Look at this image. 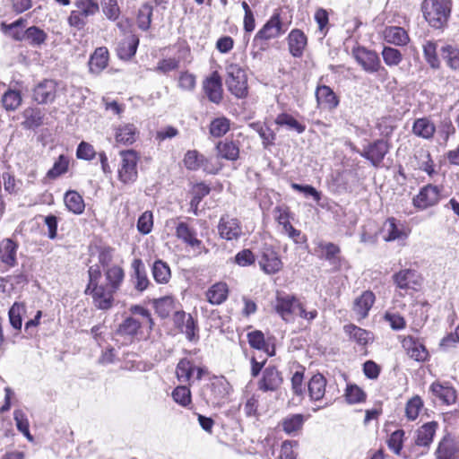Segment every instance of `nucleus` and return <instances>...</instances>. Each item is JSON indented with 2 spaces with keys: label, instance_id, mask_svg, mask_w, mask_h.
<instances>
[{
  "label": "nucleus",
  "instance_id": "1",
  "mask_svg": "<svg viewBox=\"0 0 459 459\" xmlns=\"http://www.w3.org/2000/svg\"><path fill=\"white\" fill-rule=\"evenodd\" d=\"M275 313L287 324L295 322L297 317L311 322L318 316L316 309L307 311L305 304L295 294L276 290L273 303Z\"/></svg>",
  "mask_w": 459,
  "mask_h": 459
},
{
  "label": "nucleus",
  "instance_id": "2",
  "mask_svg": "<svg viewBox=\"0 0 459 459\" xmlns=\"http://www.w3.org/2000/svg\"><path fill=\"white\" fill-rule=\"evenodd\" d=\"M101 270L100 265H92L88 269V283L84 290L85 295L91 298L96 309L108 311L115 305V290L100 284Z\"/></svg>",
  "mask_w": 459,
  "mask_h": 459
},
{
  "label": "nucleus",
  "instance_id": "3",
  "mask_svg": "<svg viewBox=\"0 0 459 459\" xmlns=\"http://www.w3.org/2000/svg\"><path fill=\"white\" fill-rule=\"evenodd\" d=\"M131 316H126L118 325L117 334L133 342L142 333V328L146 326L152 330L154 321L150 310L141 305H134L129 308Z\"/></svg>",
  "mask_w": 459,
  "mask_h": 459
},
{
  "label": "nucleus",
  "instance_id": "4",
  "mask_svg": "<svg viewBox=\"0 0 459 459\" xmlns=\"http://www.w3.org/2000/svg\"><path fill=\"white\" fill-rule=\"evenodd\" d=\"M439 424L431 420L419 426L413 432V443L404 450L405 459H418L427 454L436 437Z\"/></svg>",
  "mask_w": 459,
  "mask_h": 459
},
{
  "label": "nucleus",
  "instance_id": "5",
  "mask_svg": "<svg viewBox=\"0 0 459 459\" xmlns=\"http://www.w3.org/2000/svg\"><path fill=\"white\" fill-rule=\"evenodd\" d=\"M391 281L395 294L402 298L421 291L424 284L423 275L413 268H401L393 273Z\"/></svg>",
  "mask_w": 459,
  "mask_h": 459
},
{
  "label": "nucleus",
  "instance_id": "6",
  "mask_svg": "<svg viewBox=\"0 0 459 459\" xmlns=\"http://www.w3.org/2000/svg\"><path fill=\"white\" fill-rule=\"evenodd\" d=\"M232 385L225 377L214 376L205 385L203 394L208 404L212 407H222L230 402Z\"/></svg>",
  "mask_w": 459,
  "mask_h": 459
},
{
  "label": "nucleus",
  "instance_id": "7",
  "mask_svg": "<svg viewBox=\"0 0 459 459\" xmlns=\"http://www.w3.org/2000/svg\"><path fill=\"white\" fill-rule=\"evenodd\" d=\"M421 10L425 20L431 27L441 29L447 23L451 3L449 0H424Z\"/></svg>",
  "mask_w": 459,
  "mask_h": 459
},
{
  "label": "nucleus",
  "instance_id": "8",
  "mask_svg": "<svg viewBox=\"0 0 459 459\" xmlns=\"http://www.w3.org/2000/svg\"><path fill=\"white\" fill-rule=\"evenodd\" d=\"M226 84L229 91L237 98L247 96V78L245 70L237 64H229L226 66Z\"/></svg>",
  "mask_w": 459,
  "mask_h": 459
},
{
  "label": "nucleus",
  "instance_id": "9",
  "mask_svg": "<svg viewBox=\"0 0 459 459\" xmlns=\"http://www.w3.org/2000/svg\"><path fill=\"white\" fill-rule=\"evenodd\" d=\"M208 370L205 367L196 366L194 361L188 358H182L178 360L175 375L178 382L190 385L194 380H201Z\"/></svg>",
  "mask_w": 459,
  "mask_h": 459
},
{
  "label": "nucleus",
  "instance_id": "10",
  "mask_svg": "<svg viewBox=\"0 0 459 459\" xmlns=\"http://www.w3.org/2000/svg\"><path fill=\"white\" fill-rule=\"evenodd\" d=\"M429 391L440 405L451 406L457 402V390L449 381L435 380L430 384Z\"/></svg>",
  "mask_w": 459,
  "mask_h": 459
},
{
  "label": "nucleus",
  "instance_id": "11",
  "mask_svg": "<svg viewBox=\"0 0 459 459\" xmlns=\"http://www.w3.org/2000/svg\"><path fill=\"white\" fill-rule=\"evenodd\" d=\"M175 235L186 247H189L195 252V255L208 252L203 241L197 238L196 230L186 222L180 221L178 223L175 229Z\"/></svg>",
  "mask_w": 459,
  "mask_h": 459
},
{
  "label": "nucleus",
  "instance_id": "12",
  "mask_svg": "<svg viewBox=\"0 0 459 459\" xmlns=\"http://www.w3.org/2000/svg\"><path fill=\"white\" fill-rule=\"evenodd\" d=\"M174 326L186 335L189 342H195L199 339V327L197 320L191 314L184 310L175 311L172 316Z\"/></svg>",
  "mask_w": 459,
  "mask_h": 459
},
{
  "label": "nucleus",
  "instance_id": "13",
  "mask_svg": "<svg viewBox=\"0 0 459 459\" xmlns=\"http://www.w3.org/2000/svg\"><path fill=\"white\" fill-rule=\"evenodd\" d=\"M118 178L124 184H130L137 178V153L133 150L120 152Z\"/></svg>",
  "mask_w": 459,
  "mask_h": 459
},
{
  "label": "nucleus",
  "instance_id": "14",
  "mask_svg": "<svg viewBox=\"0 0 459 459\" xmlns=\"http://www.w3.org/2000/svg\"><path fill=\"white\" fill-rule=\"evenodd\" d=\"M129 281L134 290L143 293L152 285L148 277L145 265L141 258H134L130 264Z\"/></svg>",
  "mask_w": 459,
  "mask_h": 459
},
{
  "label": "nucleus",
  "instance_id": "15",
  "mask_svg": "<svg viewBox=\"0 0 459 459\" xmlns=\"http://www.w3.org/2000/svg\"><path fill=\"white\" fill-rule=\"evenodd\" d=\"M352 56L367 73L373 74L381 69L385 70L384 67L381 66L378 55L373 50H368L364 47H358L353 48Z\"/></svg>",
  "mask_w": 459,
  "mask_h": 459
},
{
  "label": "nucleus",
  "instance_id": "16",
  "mask_svg": "<svg viewBox=\"0 0 459 459\" xmlns=\"http://www.w3.org/2000/svg\"><path fill=\"white\" fill-rule=\"evenodd\" d=\"M283 383L282 373L274 365H269L262 371L257 387L262 392H275Z\"/></svg>",
  "mask_w": 459,
  "mask_h": 459
},
{
  "label": "nucleus",
  "instance_id": "17",
  "mask_svg": "<svg viewBox=\"0 0 459 459\" xmlns=\"http://www.w3.org/2000/svg\"><path fill=\"white\" fill-rule=\"evenodd\" d=\"M401 344L411 359L417 362L429 360V352L420 339L412 335H405L402 338Z\"/></svg>",
  "mask_w": 459,
  "mask_h": 459
},
{
  "label": "nucleus",
  "instance_id": "18",
  "mask_svg": "<svg viewBox=\"0 0 459 459\" xmlns=\"http://www.w3.org/2000/svg\"><path fill=\"white\" fill-rule=\"evenodd\" d=\"M383 239L386 242L404 240L411 233V230L394 217H389L382 227Z\"/></svg>",
  "mask_w": 459,
  "mask_h": 459
},
{
  "label": "nucleus",
  "instance_id": "19",
  "mask_svg": "<svg viewBox=\"0 0 459 459\" xmlns=\"http://www.w3.org/2000/svg\"><path fill=\"white\" fill-rule=\"evenodd\" d=\"M280 13H273L254 37V43L276 39L285 32Z\"/></svg>",
  "mask_w": 459,
  "mask_h": 459
},
{
  "label": "nucleus",
  "instance_id": "20",
  "mask_svg": "<svg viewBox=\"0 0 459 459\" xmlns=\"http://www.w3.org/2000/svg\"><path fill=\"white\" fill-rule=\"evenodd\" d=\"M259 265L266 274H275L282 269L283 263L272 246H264L261 251Z\"/></svg>",
  "mask_w": 459,
  "mask_h": 459
},
{
  "label": "nucleus",
  "instance_id": "21",
  "mask_svg": "<svg viewBox=\"0 0 459 459\" xmlns=\"http://www.w3.org/2000/svg\"><path fill=\"white\" fill-rule=\"evenodd\" d=\"M316 249L321 252L320 258L328 261L333 271H340L346 263L345 258L341 255V248L333 242H319Z\"/></svg>",
  "mask_w": 459,
  "mask_h": 459
},
{
  "label": "nucleus",
  "instance_id": "22",
  "mask_svg": "<svg viewBox=\"0 0 459 459\" xmlns=\"http://www.w3.org/2000/svg\"><path fill=\"white\" fill-rule=\"evenodd\" d=\"M435 459H459V444L450 434H445L434 452Z\"/></svg>",
  "mask_w": 459,
  "mask_h": 459
},
{
  "label": "nucleus",
  "instance_id": "23",
  "mask_svg": "<svg viewBox=\"0 0 459 459\" xmlns=\"http://www.w3.org/2000/svg\"><path fill=\"white\" fill-rule=\"evenodd\" d=\"M218 231L221 238L223 239L237 240L242 234V227L237 218L223 215L220 219Z\"/></svg>",
  "mask_w": 459,
  "mask_h": 459
},
{
  "label": "nucleus",
  "instance_id": "24",
  "mask_svg": "<svg viewBox=\"0 0 459 459\" xmlns=\"http://www.w3.org/2000/svg\"><path fill=\"white\" fill-rule=\"evenodd\" d=\"M388 151L387 143L384 140H377L364 147L359 154L368 160L374 167H379Z\"/></svg>",
  "mask_w": 459,
  "mask_h": 459
},
{
  "label": "nucleus",
  "instance_id": "25",
  "mask_svg": "<svg viewBox=\"0 0 459 459\" xmlns=\"http://www.w3.org/2000/svg\"><path fill=\"white\" fill-rule=\"evenodd\" d=\"M376 301V296L372 290H365L354 299L352 310L359 322L368 316V313Z\"/></svg>",
  "mask_w": 459,
  "mask_h": 459
},
{
  "label": "nucleus",
  "instance_id": "26",
  "mask_svg": "<svg viewBox=\"0 0 459 459\" xmlns=\"http://www.w3.org/2000/svg\"><path fill=\"white\" fill-rule=\"evenodd\" d=\"M205 299L212 306H220L227 301L230 296V287L226 281H216L204 293Z\"/></svg>",
  "mask_w": 459,
  "mask_h": 459
},
{
  "label": "nucleus",
  "instance_id": "27",
  "mask_svg": "<svg viewBox=\"0 0 459 459\" xmlns=\"http://www.w3.org/2000/svg\"><path fill=\"white\" fill-rule=\"evenodd\" d=\"M104 283L102 285L117 292L125 281V269L119 264H113L111 267L103 270Z\"/></svg>",
  "mask_w": 459,
  "mask_h": 459
},
{
  "label": "nucleus",
  "instance_id": "28",
  "mask_svg": "<svg viewBox=\"0 0 459 459\" xmlns=\"http://www.w3.org/2000/svg\"><path fill=\"white\" fill-rule=\"evenodd\" d=\"M19 245L12 238H4L0 242V261L8 268L17 264V250Z\"/></svg>",
  "mask_w": 459,
  "mask_h": 459
},
{
  "label": "nucleus",
  "instance_id": "29",
  "mask_svg": "<svg viewBox=\"0 0 459 459\" xmlns=\"http://www.w3.org/2000/svg\"><path fill=\"white\" fill-rule=\"evenodd\" d=\"M179 57H168L160 60L154 71L160 74H168L171 71H175L179 67L180 59L186 60L190 56V48L186 45H180L178 47Z\"/></svg>",
  "mask_w": 459,
  "mask_h": 459
},
{
  "label": "nucleus",
  "instance_id": "30",
  "mask_svg": "<svg viewBox=\"0 0 459 459\" xmlns=\"http://www.w3.org/2000/svg\"><path fill=\"white\" fill-rule=\"evenodd\" d=\"M327 380L324 375L317 373L313 375L307 382V394L312 402H321L326 391Z\"/></svg>",
  "mask_w": 459,
  "mask_h": 459
},
{
  "label": "nucleus",
  "instance_id": "31",
  "mask_svg": "<svg viewBox=\"0 0 459 459\" xmlns=\"http://www.w3.org/2000/svg\"><path fill=\"white\" fill-rule=\"evenodd\" d=\"M204 90L210 101L220 103L222 100V83L220 74L213 72L210 77L204 82Z\"/></svg>",
  "mask_w": 459,
  "mask_h": 459
},
{
  "label": "nucleus",
  "instance_id": "32",
  "mask_svg": "<svg viewBox=\"0 0 459 459\" xmlns=\"http://www.w3.org/2000/svg\"><path fill=\"white\" fill-rule=\"evenodd\" d=\"M184 164L189 170H197L203 168L206 173L215 174L218 169H209L208 160L195 150L187 151L184 156Z\"/></svg>",
  "mask_w": 459,
  "mask_h": 459
},
{
  "label": "nucleus",
  "instance_id": "33",
  "mask_svg": "<svg viewBox=\"0 0 459 459\" xmlns=\"http://www.w3.org/2000/svg\"><path fill=\"white\" fill-rule=\"evenodd\" d=\"M56 84L52 80H44L34 89L33 98L40 104L51 102L56 97Z\"/></svg>",
  "mask_w": 459,
  "mask_h": 459
},
{
  "label": "nucleus",
  "instance_id": "34",
  "mask_svg": "<svg viewBox=\"0 0 459 459\" xmlns=\"http://www.w3.org/2000/svg\"><path fill=\"white\" fill-rule=\"evenodd\" d=\"M307 417L301 413L290 414L281 420L280 426L287 435L297 436L303 429Z\"/></svg>",
  "mask_w": 459,
  "mask_h": 459
},
{
  "label": "nucleus",
  "instance_id": "35",
  "mask_svg": "<svg viewBox=\"0 0 459 459\" xmlns=\"http://www.w3.org/2000/svg\"><path fill=\"white\" fill-rule=\"evenodd\" d=\"M307 39L304 32L299 29L292 30L288 36L290 53L294 57H300L307 47Z\"/></svg>",
  "mask_w": 459,
  "mask_h": 459
},
{
  "label": "nucleus",
  "instance_id": "36",
  "mask_svg": "<svg viewBox=\"0 0 459 459\" xmlns=\"http://www.w3.org/2000/svg\"><path fill=\"white\" fill-rule=\"evenodd\" d=\"M247 338L248 344L252 349L262 351L270 357L274 355V345H270V343L265 340L264 334L262 331L254 330L249 332L247 334Z\"/></svg>",
  "mask_w": 459,
  "mask_h": 459
},
{
  "label": "nucleus",
  "instance_id": "37",
  "mask_svg": "<svg viewBox=\"0 0 459 459\" xmlns=\"http://www.w3.org/2000/svg\"><path fill=\"white\" fill-rule=\"evenodd\" d=\"M139 39L134 34H129L121 39L117 47V53L120 59L128 60L133 57L137 50Z\"/></svg>",
  "mask_w": 459,
  "mask_h": 459
},
{
  "label": "nucleus",
  "instance_id": "38",
  "mask_svg": "<svg viewBox=\"0 0 459 459\" xmlns=\"http://www.w3.org/2000/svg\"><path fill=\"white\" fill-rule=\"evenodd\" d=\"M384 39L395 46H406L410 41L407 31L398 26L386 27L383 31Z\"/></svg>",
  "mask_w": 459,
  "mask_h": 459
},
{
  "label": "nucleus",
  "instance_id": "39",
  "mask_svg": "<svg viewBox=\"0 0 459 459\" xmlns=\"http://www.w3.org/2000/svg\"><path fill=\"white\" fill-rule=\"evenodd\" d=\"M316 98L319 106L333 109L339 104V100L333 91L326 85H321L316 88Z\"/></svg>",
  "mask_w": 459,
  "mask_h": 459
},
{
  "label": "nucleus",
  "instance_id": "40",
  "mask_svg": "<svg viewBox=\"0 0 459 459\" xmlns=\"http://www.w3.org/2000/svg\"><path fill=\"white\" fill-rule=\"evenodd\" d=\"M343 331L350 341L356 342L359 346L366 347L369 342L370 332L354 324L345 325Z\"/></svg>",
  "mask_w": 459,
  "mask_h": 459
},
{
  "label": "nucleus",
  "instance_id": "41",
  "mask_svg": "<svg viewBox=\"0 0 459 459\" xmlns=\"http://www.w3.org/2000/svg\"><path fill=\"white\" fill-rule=\"evenodd\" d=\"M263 397L259 394H252L244 403V412L246 417L254 418L258 420L261 416V411H267V407L264 408L261 402Z\"/></svg>",
  "mask_w": 459,
  "mask_h": 459
},
{
  "label": "nucleus",
  "instance_id": "42",
  "mask_svg": "<svg viewBox=\"0 0 459 459\" xmlns=\"http://www.w3.org/2000/svg\"><path fill=\"white\" fill-rule=\"evenodd\" d=\"M436 132V126L427 117L417 118L412 125V133L423 139H431Z\"/></svg>",
  "mask_w": 459,
  "mask_h": 459
},
{
  "label": "nucleus",
  "instance_id": "43",
  "mask_svg": "<svg viewBox=\"0 0 459 459\" xmlns=\"http://www.w3.org/2000/svg\"><path fill=\"white\" fill-rule=\"evenodd\" d=\"M423 408V399L419 394H415L405 403L404 417L408 421H415L419 418Z\"/></svg>",
  "mask_w": 459,
  "mask_h": 459
},
{
  "label": "nucleus",
  "instance_id": "44",
  "mask_svg": "<svg viewBox=\"0 0 459 459\" xmlns=\"http://www.w3.org/2000/svg\"><path fill=\"white\" fill-rule=\"evenodd\" d=\"M217 155L219 158L227 160H237L239 156V147L232 141H221L216 145Z\"/></svg>",
  "mask_w": 459,
  "mask_h": 459
},
{
  "label": "nucleus",
  "instance_id": "45",
  "mask_svg": "<svg viewBox=\"0 0 459 459\" xmlns=\"http://www.w3.org/2000/svg\"><path fill=\"white\" fill-rule=\"evenodd\" d=\"M152 273L158 284H167L171 278V270L168 263L161 259L154 261L152 267Z\"/></svg>",
  "mask_w": 459,
  "mask_h": 459
},
{
  "label": "nucleus",
  "instance_id": "46",
  "mask_svg": "<svg viewBox=\"0 0 459 459\" xmlns=\"http://www.w3.org/2000/svg\"><path fill=\"white\" fill-rule=\"evenodd\" d=\"M108 51L106 48H98L90 58V70L92 73H100L108 65Z\"/></svg>",
  "mask_w": 459,
  "mask_h": 459
},
{
  "label": "nucleus",
  "instance_id": "47",
  "mask_svg": "<svg viewBox=\"0 0 459 459\" xmlns=\"http://www.w3.org/2000/svg\"><path fill=\"white\" fill-rule=\"evenodd\" d=\"M115 138L117 143L131 144L136 139V128L133 124H125L116 128Z\"/></svg>",
  "mask_w": 459,
  "mask_h": 459
},
{
  "label": "nucleus",
  "instance_id": "48",
  "mask_svg": "<svg viewBox=\"0 0 459 459\" xmlns=\"http://www.w3.org/2000/svg\"><path fill=\"white\" fill-rule=\"evenodd\" d=\"M26 313V306L23 302H14L8 311V317L11 326L21 331L22 326V316Z\"/></svg>",
  "mask_w": 459,
  "mask_h": 459
},
{
  "label": "nucleus",
  "instance_id": "49",
  "mask_svg": "<svg viewBox=\"0 0 459 459\" xmlns=\"http://www.w3.org/2000/svg\"><path fill=\"white\" fill-rule=\"evenodd\" d=\"M440 55L447 66L453 70H459V48L446 44L440 48Z\"/></svg>",
  "mask_w": 459,
  "mask_h": 459
},
{
  "label": "nucleus",
  "instance_id": "50",
  "mask_svg": "<svg viewBox=\"0 0 459 459\" xmlns=\"http://www.w3.org/2000/svg\"><path fill=\"white\" fill-rule=\"evenodd\" d=\"M405 440V431L402 429L392 432L386 440L388 448L398 456H403V443Z\"/></svg>",
  "mask_w": 459,
  "mask_h": 459
},
{
  "label": "nucleus",
  "instance_id": "51",
  "mask_svg": "<svg viewBox=\"0 0 459 459\" xmlns=\"http://www.w3.org/2000/svg\"><path fill=\"white\" fill-rule=\"evenodd\" d=\"M275 124L279 126L287 127L298 134H302L306 130V126L299 123L293 116L288 113H281L275 118Z\"/></svg>",
  "mask_w": 459,
  "mask_h": 459
},
{
  "label": "nucleus",
  "instance_id": "52",
  "mask_svg": "<svg viewBox=\"0 0 459 459\" xmlns=\"http://www.w3.org/2000/svg\"><path fill=\"white\" fill-rule=\"evenodd\" d=\"M25 41L32 47H41L48 39L47 32L37 26H31L25 30Z\"/></svg>",
  "mask_w": 459,
  "mask_h": 459
},
{
  "label": "nucleus",
  "instance_id": "53",
  "mask_svg": "<svg viewBox=\"0 0 459 459\" xmlns=\"http://www.w3.org/2000/svg\"><path fill=\"white\" fill-rule=\"evenodd\" d=\"M305 368L299 366L290 377L291 392L293 395L303 398L306 394L304 385Z\"/></svg>",
  "mask_w": 459,
  "mask_h": 459
},
{
  "label": "nucleus",
  "instance_id": "54",
  "mask_svg": "<svg viewBox=\"0 0 459 459\" xmlns=\"http://www.w3.org/2000/svg\"><path fill=\"white\" fill-rule=\"evenodd\" d=\"M274 220L279 225L282 226V230H286L291 225V221L294 219V214L291 212L290 207L285 204L277 205L273 210Z\"/></svg>",
  "mask_w": 459,
  "mask_h": 459
},
{
  "label": "nucleus",
  "instance_id": "55",
  "mask_svg": "<svg viewBox=\"0 0 459 459\" xmlns=\"http://www.w3.org/2000/svg\"><path fill=\"white\" fill-rule=\"evenodd\" d=\"M344 396L350 404L360 403L367 399V394L355 384H348L346 385Z\"/></svg>",
  "mask_w": 459,
  "mask_h": 459
},
{
  "label": "nucleus",
  "instance_id": "56",
  "mask_svg": "<svg viewBox=\"0 0 459 459\" xmlns=\"http://www.w3.org/2000/svg\"><path fill=\"white\" fill-rule=\"evenodd\" d=\"M69 167V158L61 154L55 161L53 167L48 171L46 178L56 179L67 172Z\"/></svg>",
  "mask_w": 459,
  "mask_h": 459
},
{
  "label": "nucleus",
  "instance_id": "57",
  "mask_svg": "<svg viewBox=\"0 0 459 459\" xmlns=\"http://www.w3.org/2000/svg\"><path fill=\"white\" fill-rule=\"evenodd\" d=\"M186 385H178L171 394L174 402L182 407H187L192 403L191 390Z\"/></svg>",
  "mask_w": 459,
  "mask_h": 459
},
{
  "label": "nucleus",
  "instance_id": "58",
  "mask_svg": "<svg viewBox=\"0 0 459 459\" xmlns=\"http://www.w3.org/2000/svg\"><path fill=\"white\" fill-rule=\"evenodd\" d=\"M154 308L160 317L167 318L175 309V301L171 297L159 299L154 303Z\"/></svg>",
  "mask_w": 459,
  "mask_h": 459
},
{
  "label": "nucleus",
  "instance_id": "59",
  "mask_svg": "<svg viewBox=\"0 0 459 459\" xmlns=\"http://www.w3.org/2000/svg\"><path fill=\"white\" fill-rule=\"evenodd\" d=\"M423 55L426 62L433 69H437L440 66V61L437 54V43L433 41H427L423 45Z\"/></svg>",
  "mask_w": 459,
  "mask_h": 459
},
{
  "label": "nucleus",
  "instance_id": "60",
  "mask_svg": "<svg viewBox=\"0 0 459 459\" xmlns=\"http://www.w3.org/2000/svg\"><path fill=\"white\" fill-rule=\"evenodd\" d=\"M2 103L6 110L13 111L22 104V96L19 91L8 90L2 97Z\"/></svg>",
  "mask_w": 459,
  "mask_h": 459
},
{
  "label": "nucleus",
  "instance_id": "61",
  "mask_svg": "<svg viewBox=\"0 0 459 459\" xmlns=\"http://www.w3.org/2000/svg\"><path fill=\"white\" fill-rule=\"evenodd\" d=\"M152 5L150 4H143L137 14V26L142 30H149L152 23Z\"/></svg>",
  "mask_w": 459,
  "mask_h": 459
},
{
  "label": "nucleus",
  "instance_id": "62",
  "mask_svg": "<svg viewBox=\"0 0 459 459\" xmlns=\"http://www.w3.org/2000/svg\"><path fill=\"white\" fill-rule=\"evenodd\" d=\"M230 127V121L222 117L214 118L210 125V134L213 137H221L228 133Z\"/></svg>",
  "mask_w": 459,
  "mask_h": 459
},
{
  "label": "nucleus",
  "instance_id": "63",
  "mask_svg": "<svg viewBox=\"0 0 459 459\" xmlns=\"http://www.w3.org/2000/svg\"><path fill=\"white\" fill-rule=\"evenodd\" d=\"M381 55L387 66H396L403 60L401 51L392 47H384Z\"/></svg>",
  "mask_w": 459,
  "mask_h": 459
},
{
  "label": "nucleus",
  "instance_id": "64",
  "mask_svg": "<svg viewBox=\"0 0 459 459\" xmlns=\"http://www.w3.org/2000/svg\"><path fill=\"white\" fill-rule=\"evenodd\" d=\"M383 319L389 324L391 329L394 331H402L405 329L407 325L404 316L397 312L385 311Z\"/></svg>",
  "mask_w": 459,
  "mask_h": 459
}]
</instances>
